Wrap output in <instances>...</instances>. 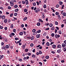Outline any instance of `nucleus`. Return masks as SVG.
I'll use <instances>...</instances> for the list:
<instances>
[{"mask_svg": "<svg viewBox=\"0 0 66 66\" xmlns=\"http://www.w3.org/2000/svg\"><path fill=\"white\" fill-rule=\"evenodd\" d=\"M40 9L38 8L36 9L35 12L36 13H38V12H40Z\"/></svg>", "mask_w": 66, "mask_h": 66, "instance_id": "f257e3e1", "label": "nucleus"}, {"mask_svg": "<svg viewBox=\"0 0 66 66\" xmlns=\"http://www.w3.org/2000/svg\"><path fill=\"white\" fill-rule=\"evenodd\" d=\"M57 48H60L61 49L62 48V46H61V45L59 44L57 45Z\"/></svg>", "mask_w": 66, "mask_h": 66, "instance_id": "f03ea898", "label": "nucleus"}, {"mask_svg": "<svg viewBox=\"0 0 66 66\" xmlns=\"http://www.w3.org/2000/svg\"><path fill=\"white\" fill-rule=\"evenodd\" d=\"M37 38H39L40 37V34H38L36 35V36Z\"/></svg>", "mask_w": 66, "mask_h": 66, "instance_id": "7ed1b4c3", "label": "nucleus"}, {"mask_svg": "<svg viewBox=\"0 0 66 66\" xmlns=\"http://www.w3.org/2000/svg\"><path fill=\"white\" fill-rule=\"evenodd\" d=\"M4 57V56L3 55H0V60L2 59V58H3Z\"/></svg>", "mask_w": 66, "mask_h": 66, "instance_id": "20e7f679", "label": "nucleus"}, {"mask_svg": "<svg viewBox=\"0 0 66 66\" xmlns=\"http://www.w3.org/2000/svg\"><path fill=\"white\" fill-rule=\"evenodd\" d=\"M10 28L11 29H13V28H14V26L13 25V24H12L11 25H10Z\"/></svg>", "mask_w": 66, "mask_h": 66, "instance_id": "39448f33", "label": "nucleus"}, {"mask_svg": "<svg viewBox=\"0 0 66 66\" xmlns=\"http://www.w3.org/2000/svg\"><path fill=\"white\" fill-rule=\"evenodd\" d=\"M37 25L38 26H40V23L38 22L37 23Z\"/></svg>", "mask_w": 66, "mask_h": 66, "instance_id": "423d86ee", "label": "nucleus"}, {"mask_svg": "<svg viewBox=\"0 0 66 66\" xmlns=\"http://www.w3.org/2000/svg\"><path fill=\"white\" fill-rule=\"evenodd\" d=\"M53 48H54V49H55V48H56V45H53L52 46Z\"/></svg>", "mask_w": 66, "mask_h": 66, "instance_id": "0eeeda50", "label": "nucleus"}, {"mask_svg": "<svg viewBox=\"0 0 66 66\" xmlns=\"http://www.w3.org/2000/svg\"><path fill=\"white\" fill-rule=\"evenodd\" d=\"M4 22L5 23H6L7 22V20L6 19H5L4 20Z\"/></svg>", "mask_w": 66, "mask_h": 66, "instance_id": "6e6552de", "label": "nucleus"}, {"mask_svg": "<svg viewBox=\"0 0 66 66\" xmlns=\"http://www.w3.org/2000/svg\"><path fill=\"white\" fill-rule=\"evenodd\" d=\"M34 37L33 36H32L31 37V40H33L34 39Z\"/></svg>", "mask_w": 66, "mask_h": 66, "instance_id": "1a4fd4ad", "label": "nucleus"}, {"mask_svg": "<svg viewBox=\"0 0 66 66\" xmlns=\"http://www.w3.org/2000/svg\"><path fill=\"white\" fill-rule=\"evenodd\" d=\"M25 2L27 5L28 4V0H26L25 1Z\"/></svg>", "mask_w": 66, "mask_h": 66, "instance_id": "9d476101", "label": "nucleus"}, {"mask_svg": "<svg viewBox=\"0 0 66 66\" xmlns=\"http://www.w3.org/2000/svg\"><path fill=\"white\" fill-rule=\"evenodd\" d=\"M24 12H26L28 11V10L27 9H25L24 10Z\"/></svg>", "mask_w": 66, "mask_h": 66, "instance_id": "9b49d317", "label": "nucleus"}, {"mask_svg": "<svg viewBox=\"0 0 66 66\" xmlns=\"http://www.w3.org/2000/svg\"><path fill=\"white\" fill-rule=\"evenodd\" d=\"M2 49H4V50H5V47L4 46L2 47Z\"/></svg>", "mask_w": 66, "mask_h": 66, "instance_id": "f8f14e48", "label": "nucleus"}, {"mask_svg": "<svg viewBox=\"0 0 66 66\" xmlns=\"http://www.w3.org/2000/svg\"><path fill=\"white\" fill-rule=\"evenodd\" d=\"M33 5L34 6H36V3L34 2L32 3Z\"/></svg>", "mask_w": 66, "mask_h": 66, "instance_id": "ddd939ff", "label": "nucleus"}, {"mask_svg": "<svg viewBox=\"0 0 66 66\" xmlns=\"http://www.w3.org/2000/svg\"><path fill=\"white\" fill-rule=\"evenodd\" d=\"M25 51L26 52H27L29 51V50H28V49L26 48L25 50Z\"/></svg>", "mask_w": 66, "mask_h": 66, "instance_id": "4468645a", "label": "nucleus"}, {"mask_svg": "<svg viewBox=\"0 0 66 66\" xmlns=\"http://www.w3.org/2000/svg\"><path fill=\"white\" fill-rule=\"evenodd\" d=\"M6 48L7 49H8L9 48V46L8 45H6L5 46Z\"/></svg>", "mask_w": 66, "mask_h": 66, "instance_id": "2eb2a0df", "label": "nucleus"}, {"mask_svg": "<svg viewBox=\"0 0 66 66\" xmlns=\"http://www.w3.org/2000/svg\"><path fill=\"white\" fill-rule=\"evenodd\" d=\"M63 15L64 16H66V14L65 12H63Z\"/></svg>", "mask_w": 66, "mask_h": 66, "instance_id": "dca6fc26", "label": "nucleus"}, {"mask_svg": "<svg viewBox=\"0 0 66 66\" xmlns=\"http://www.w3.org/2000/svg\"><path fill=\"white\" fill-rule=\"evenodd\" d=\"M2 18L3 19H5V16L3 15L2 16Z\"/></svg>", "mask_w": 66, "mask_h": 66, "instance_id": "f3484780", "label": "nucleus"}, {"mask_svg": "<svg viewBox=\"0 0 66 66\" xmlns=\"http://www.w3.org/2000/svg\"><path fill=\"white\" fill-rule=\"evenodd\" d=\"M27 17H26L24 18L23 19V21H25V20H27Z\"/></svg>", "mask_w": 66, "mask_h": 66, "instance_id": "a211bd4d", "label": "nucleus"}, {"mask_svg": "<svg viewBox=\"0 0 66 66\" xmlns=\"http://www.w3.org/2000/svg\"><path fill=\"white\" fill-rule=\"evenodd\" d=\"M18 11H19V9H16L14 11L15 12H18Z\"/></svg>", "mask_w": 66, "mask_h": 66, "instance_id": "6ab92c4d", "label": "nucleus"}, {"mask_svg": "<svg viewBox=\"0 0 66 66\" xmlns=\"http://www.w3.org/2000/svg\"><path fill=\"white\" fill-rule=\"evenodd\" d=\"M58 33L60 34H62V31L61 30H59V31Z\"/></svg>", "mask_w": 66, "mask_h": 66, "instance_id": "aec40b11", "label": "nucleus"}, {"mask_svg": "<svg viewBox=\"0 0 66 66\" xmlns=\"http://www.w3.org/2000/svg\"><path fill=\"white\" fill-rule=\"evenodd\" d=\"M32 57L33 58H35V55L34 54H32Z\"/></svg>", "mask_w": 66, "mask_h": 66, "instance_id": "412c9836", "label": "nucleus"}, {"mask_svg": "<svg viewBox=\"0 0 66 66\" xmlns=\"http://www.w3.org/2000/svg\"><path fill=\"white\" fill-rule=\"evenodd\" d=\"M32 32H33V33H34V32H35L36 31V30L35 29H33L32 30Z\"/></svg>", "mask_w": 66, "mask_h": 66, "instance_id": "4be33fe9", "label": "nucleus"}, {"mask_svg": "<svg viewBox=\"0 0 66 66\" xmlns=\"http://www.w3.org/2000/svg\"><path fill=\"white\" fill-rule=\"evenodd\" d=\"M49 26H50V27H52V26H53V24H52V23L50 24H49Z\"/></svg>", "mask_w": 66, "mask_h": 66, "instance_id": "5701e85b", "label": "nucleus"}, {"mask_svg": "<svg viewBox=\"0 0 66 66\" xmlns=\"http://www.w3.org/2000/svg\"><path fill=\"white\" fill-rule=\"evenodd\" d=\"M59 19H60V20H61V18L60 17V15H58L57 16Z\"/></svg>", "mask_w": 66, "mask_h": 66, "instance_id": "b1692460", "label": "nucleus"}, {"mask_svg": "<svg viewBox=\"0 0 66 66\" xmlns=\"http://www.w3.org/2000/svg\"><path fill=\"white\" fill-rule=\"evenodd\" d=\"M10 5L11 6H14V3H10Z\"/></svg>", "mask_w": 66, "mask_h": 66, "instance_id": "393cba45", "label": "nucleus"}, {"mask_svg": "<svg viewBox=\"0 0 66 66\" xmlns=\"http://www.w3.org/2000/svg\"><path fill=\"white\" fill-rule=\"evenodd\" d=\"M19 34L20 35L22 36L23 35V33L22 32H20L19 33Z\"/></svg>", "mask_w": 66, "mask_h": 66, "instance_id": "a878e982", "label": "nucleus"}, {"mask_svg": "<svg viewBox=\"0 0 66 66\" xmlns=\"http://www.w3.org/2000/svg\"><path fill=\"white\" fill-rule=\"evenodd\" d=\"M54 27L53 26L51 28L52 30H54Z\"/></svg>", "mask_w": 66, "mask_h": 66, "instance_id": "bb28decb", "label": "nucleus"}, {"mask_svg": "<svg viewBox=\"0 0 66 66\" xmlns=\"http://www.w3.org/2000/svg\"><path fill=\"white\" fill-rule=\"evenodd\" d=\"M47 7V6H46V5L44 4L43 6V7L44 8V9H46Z\"/></svg>", "mask_w": 66, "mask_h": 66, "instance_id": "cd10ccee", "label": "nucleus"}, {"mask_svg": "<svg viewBox=\"0 0 66 66\" xmlns=\"http://www.w3.org/2000/svg\"><path fill=\"white\" fill-rule=\"evenodd\" d=\"M46 45L47 46H49L50 45V44L49 43V42H47L46 43Z\"/></svg>", "mask_w": 66, "mask_h": 66, "instance_id": "c85d7f7f", "label": "nucleus"}, {"mask_svg": "<svg viewBox=\"0 0 66 66\" xmlns=\"http://www.w3.org/2000/svg\"><path fill=\"white\" fill-rule=\"evenodd\" d=\"M59 4L60 5H62V4H63V2H59Z\"/></svg>", "mask_w": 66, "mask_h": 66, "instance_id": "c756f323", "label": "nucleus"}, {"mask_svg": "<svg viewBox=\"0 0 66 66\" xmlns=\"http://www.w3.org/2000/svg\"><path fill=\"white\" fill-rule=\"evenodd\" d=\"M37 32L38 33H40V32H41V30H39L37 31Z\"/></svg>", "mask_w": 66, "mask_h": 66, "instance_id": "7c9ffc66", "label": "nucleus"}, {"mask_svg": "<svg viewBox=\"0 0 66 66\" xmlns=\"http://www.w3.org/2000/svg\"><path fill=\"white\" fill-rule=\"evenodd\" d=\"M57 52L58 53H60L61 52V51L60 50H57Z\"/></svg>", "mask_w": 66, "mask_h": 66, "instance_id": "2f4dec72", "label": "nucleus"}, {"mask_svg": "<svg viewBox=\"0 0 66 66\" xmlns=\"http://www.w3.org/2000/svg\"><path fill=\"white\" fill-rule=\"evenodd\" d=\"M14 2L13 1H11L10 2V3H14Z\"/></svg>", "mask_w": 66, "mask_h": 66, "instance_id": "473e14b6", "label": "nucleus"}, {"mask_svg": "<svg viewBox=\"0 0 66 66\" xmlns=\"http://www.w3.org/2000/svg\"><path fill=\"white\" fill-rule=\"evenodd\" d=\"M62 47H65V45L63 43L62 44Z\"/></svg>", "mask_w": 66, "mask_h": 66, "instance_id": "72a5a7b5", "label": "nucleus"}, {"mask_svg": "<svg viewBox=\"0 0 66 66\" xmlns=\"http://www.w3.org/2000/svg\"><path fill=\"white\" fill-rule=\"evenodd\" d=\"M49 56H47L46 57H45V58L46 59H49Z\"/></svg>", "mask_w": 66, "mask_h": 66, "instance_id": "f704fd0d", "label": "nucleus"}, {"mask_svg": "<svg viewBox=\"0 0 66 66\" xmlns=\"http://www.w3.org/2000/svg\"><path fill=\"white\" fill-rule=\"evenodd\" d=\"M14 7L15 8H17V7H18V5H15Z\"/></svg>", "mask_w": 66, "mask_h": 66, "instance_id": "c9c22d12", "label": "nucleus"}, {"mask_svg": "<svg viewBox=\"0 0 66 66\" xmlns=\"http://www.w3.org/2000/svg\"><path fill=\"white\" fill-rule=\"evenodd\" d=\"M26 47V45H23V47H22V48L23 49H25V47Z\"/></svg>", "mask_w": 66, "mask_h": 66, "instance_id": "e433bc0d", "label": "nucleus"}, {"mask_svg": "<svg viewBox=\"0 0 66 66\" xmlns=\"http://www.w3.org/2000/svg\"><path fill=\"white\" fill-rule=\"evenodd\" d=\"M30 62L32 63H34V62L33 60H30Z\"/></svg>", "mask_w": 66, "mask_h": 66, "instance_id": "4c0bfd02", "label": "nucleus"}, {"mask_svg": "<svg viewBox=\"0 0 66 66\" xmlns=\"http://www.w3.org/2000/svg\"><path fill=\"white\" fill-rule=\"evenodd\" d=\"M22 4H25V2L24 1H22Z\"/></svg>", "mask_w": 66, "mask_h": 66, "instance_id": "58836bf2", "label": "nucleus"}, {"mask_svg": "<svg viewBox=\"0 0 66 66\" xmlns=\"http://www.w3.org/2000/svg\"><path fill=\"white\" fill-rule=\"evenodd\" d=\"M55 23L56 25H57V24H58V22H57L56 21H55Z\"/></svg>", "mask_w": 66, "mask_h": 66, "instance_id": "ea45409f", "label": "nucleus"}, {"mask_svg": "<svg viewBox=\"0 0 66 66\" xmlns=\"http://www.w3.org/2000/svg\"><path fill=\"white\" fill-rule=\"evenodd\" d=\"M64 24H61V28H63V27H64Z\"/></svg>", "mask_w": 66, "mask_h": 66, "instance_id": "a19ab883", "label": "nucleus"}, {"mask_svg": "<svg viewBox=\"0 0 66 66\" xmlns=\"http://www.w3.org/2000/svg\"><path fill=\"white\" fill-rule=\"evenodd\" d=\"M51 36L52 37H54V33H52L51 34Z\"/></svg>", "mask_w": 66, "mask_h": 66, "instance_id": "79ce46f5", "label": "nucleus"}, {"mask_svg": "<svg viewBox=\"0 0 66 66\" xmlns=\"http://www.w3.org/2000/svg\"><path fill=\"white\" fill-rule=\"evenodd\" d=\"M39 54H42V52L41 51H39Z\"/></svg>", "mask_w": 66, "mask_h": 66, "instance_id": "37998d69", "label": "nucleus"}, {"mask_svg": "<svg viewBox=\"0 0 66 66\" xmlns=\"http://www.w3.org/2000/svg\"><path fill=\"white\" fill-rule=\"evenodd\" d=\"M14 15L15 16H16L17 15V13H15Z\"/></svg>", "mask_w": 66, "mask_h": 66, "instance_id": "c03bdc74", "label": "nucleus"}, {"mask_svg": "<svg viewBox=\"0 0 66 66\" xmlns=\"http://www.w3.org/2000/svg\"><path fill=\"white\" fill-rule=\"evenodd\" d=\"M55 14L56 15H59V13L57 12H56L55 13Z\"/></svg>", "mask_w": 66, "mask_h": 66, "instance_id": "a18cd8bd", "label": "nucleus"}, {"mask_svg": "<svg viewBox=\"0 0 66 66\" xmlns=\"http://www.w3.org/2000/svg\"><path fill=\"white\" fill-rule=\"evenodd\" d=\"M13 15L14 14H13L11 13L10 15V17H12V16H13Z\"/></svg>", "mask_w": 66, "mask_h": 66, "instance_id": "49530a36", "label": "nucleus"}, {"mask_svg": "<svg viewBox=\"0 0 66 66\" xmlns=\"http://www.w3.org/2000/svg\"><path fill=\"white\" fill-rule=\"evenodd\" d=\"M24 61H27V58L26 57H24Z\"/></svg>", "mask_w": 66, "mask_h": 66, "instance_id": "de8ad7c7", "label": "nucleus"}, {"mask_svg": "<svg viewBox=\"0 0 66 66\" xmlns=\"http://www.w3.org/2000/svg\"><path fill=\"white\" fill-rule=\"evenodd\" d=\"M15 42V43L16 44H18L19 43H20V42Z\"/></svg>", "mask_w": 66, "mask_h": 66, "instance_id": "09e8293b", "label": "nucleus"}, {"mask_svg": "<svg viewBox=\"0 0 66 66\" xmlns=\"http://www.w3.org/2000/svg\"><path fill=\"white\" fill-rule=\"evenodd\" d=\"M56 29H57V30H59V28L57 27H55Z\"/></svg>", "mask_w": 66, "mask_h": 66, "instance_id": "8fccbe9b", "label": "nucleus"}, {"mask_svg": "<svg viewBox=\"0 0 66 66\" xmlns=\"http://www.w3.org/2000/svg\"><path fill=\"white\" fill-rule=\"evenodd\" d=\"M8 9H9V10H10L11 9V7H10V6H9L8 7Z\"/></svg>", "mask_w": 66, "mask_h": 66, "instance_id": "3c124183", "label": "nucleus"}, {"mask_svg": "<svg viewBox=\"0 0 66 66\" xmlns=\"http://www.w3.org/2000/svg\"><path fill=\"white\" fill-rule=\"evenodd\" d=\"M34 45V44H33L32 43L30 45V46H31V47H33V46Z\"/></svg>", "mask_w": 66, "mask_h": 66, "instance_id": "603ef678", "label": "nucleus"}, {"mask_svg": "<svg viewBox=\"0 0 66 66\" xmlns=\"http://www.w3.org/2000/svg\"><path fill=\"white\" fill-rule=\"evenodd\" d=\"M41 20L42 19H38L39 22H41Z\"/></svg>", "mask_w": 66, "mask_h": 66, "instance_id": "864d4df0", "label": "nucleus"}, {"mask_svg": "<svg viewBox=\"0 0 66 66\" xmlns=\"http://www.w3.org/2000/svg\"><path fill=\"white\" fill-rule=\"evenodd\" d=\"M4 29H5V31H6V30H7V27H5L4 28Z\"/></svg>", "mask_w": 66, "mask_h": 66, "instance_id": "5fc2aeb1", "label": "nucleus"}, {"mask_svg": "<svg viewBox=\"0 0 66 66\" xmlns=\"http://www.w3.org/2000/svg\"><path fill=\"white\" fill-rule=\"evenodd\" d=\"M61 63H64L65 62V61H64V60H62L61 61Z\"/></svg>", "mask_w": 66, "mask_h": 66, "instance_id": "6e6d98bb", "label": "nucleus"}, {"mask_svg": "<svg viewBox=\"0 0 66 66\" xmlns=\"http://www.w3.org/2000/svg\"><path fill=\"white\" fill-rule=\"evenodd\" d=\"M51 52L52 53H53V54H55V52H54L53 51H52Z\"/></svg>", "mask_w": 66, "mask_h": 66, "instance_id": "4d7b16f0", "label": "nucleus"}, {"mask_svg": "<svg viewBox=\"0 0 66 66\" xmlns=\"http://www.w3.org/2000/svg\"><path fill=\"white\" fill-rule=\"evenodd\" d=\"M59 7V5L57 4L56 5V8H58V7Z\"/></svg>", "mask_w": 66, "mask_h": 66, "instance_id": "13d9d810", "label": "nucleus"}, {"mask_svg": "<svg viewBox=\"0 0 66 66\" xmlns=\"http://www.w3.org/2000/svg\"><path fill=\"white\" fill-rule=\"evenodd\" d=\"M57 34H56L55 35V38H57Z\"/></svg>", "mask_w": 66, "mask_h": 66, "instance_id": "bf43d9fd", "label": "nucleus"}, {"mask_svg": "<svg viewBox=\"0 0 66 66\" xmlns=\"http://www.w3.org/2000/svg\"><path fill=\"white\" fill-rule=\"evenodd\" d=\"M7 54H9L10 53V51H7Z\"/></svg>", "mask_w": 66, "mask_h": 66, "instance_id": "052dcab7", "label": "nucleus"}, {"mask_svg": "<svg viewBox=\"0 0 66 66\" xmlns=\"http://www.w3.org/2000/svg\"><path fill=\"white\" fill-rule=\"evenodd\" d=\"M40 46V45H38L36 46V47L37 48H39Z\"/></svg>", "mask_w": 66, "mask_h": 66, "instance_id": "680f3d73", "label": "nucleus"}, {"mask_svg": "<svg viewBox=\"0 0 66 66\" xmlns=\"http://www.w3.org/2000/svg\"><path fill=\"white\" fill-rule=\"evenodd\" d=\"M13 31L14 33H16V29H14L13 30Z\"/></svg>", "mask_w": 66, "mask_h": 66, "instance_id": "e2e57ef3", "label": "nucleus"}, {"mask_svg": "<svg viewBox=\"0 0 66 66\" xmlns=\"http://www.w3.org/2000/svg\"><path fill=\"white\" fill-rule=\"evenodd\" d=\"M1 44H1L2 46H3V45H4V43L3 42H2Z\"/></svg>", "mask_w": 66, "mask_h": 66, "instance_id": "0e129e2a", "label": "nucleus"}, {"mask_svg": "<svg viewBox=\"0 0 66 66\" xmlns=\"http://www.w3.org/2000/svg\"><path fill=\"white\" fill-rule=\"evenodd\" d=\"M36 3L37 4V5H39V2H36Z\"/></svg>", "mask_w": 66, "mask_h": 66, "instance_id": "69168bd1", "label": "nucleus"}, {"mask_svg": "<svg viewBox=\"0 0 66 66\" xmlns=\"http://www.w3.org/2000/svg\"><path fill=\"white\" fill-rule=\"evenodd\" d=\"M21 27H22V28H23V27H24V25L23 24H22L21 25Z\"/></svg>", "mask_w": 66, "mask_h": 66, "instance_id": "338daca9", "label": "nucleus"}, {"mask_svg": "<svg viewBox=\"0 0 66 66\" xmlns=\"http://www.w3.org/2000/svg\"><path fill=\"white\" fill-rule=\"evenodd\" d=\"M49 23H46L45 24V26H49Z\"/></svg>", "mask_w": 66, "mask_h": 66, "instance_id": "774afa93", "label": "nucleus"}]
</instances>
